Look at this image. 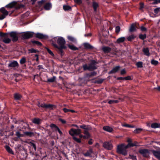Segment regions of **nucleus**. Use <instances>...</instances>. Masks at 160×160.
<instances>
[{
    "label": "nucleus",
    "instance_id": "nucleus-35",
    "mask_svg": "<svg viewBox=\"0 0 160 160\" xmlns=\"http://www.w3.org/2000/svg\"><path fill=\"white\" fill-rule=\"evenodd\" d=\"M142 62H138L136 63V65L137 67L138 68H142L143 67Z\"/></svg>",
    "mask_w": 160,
    "mask_h": 160
},
{
    "label": "nucleus",
    "instance_id": "nucleus-27",
    "mask_svg": "<svg viewBox=\"0 0 160 160\" xmlns=\"http://www.w3.org/2000/svg\"><path fill=\"white\" fill-rule=\"evenodd\" d=\"M36 37L42 39L45 38V36L43 34L39 33H37L36 34Z\"/></svg>",
    "mask_w": 160,
    "mask_h": 160
},
{
    "label": "nucleus",
    "instance_id": "nucleus-12",
    "mask_svg": "<svg viewBox=\"0 0 160 160\" xmlns=\"http://www.w3.org/2000/svg\"><path fill=\"white\" fill-rule=\"evenodd\" d=\"M9 67H16L18 66V62L15 61H13L11 62L8 65Z\"/></svg>",
    "mask_w": 160,
    "mask_h": 160
},
{
    "label": "nucleus",
    "instance_id": "nucleus-4",
    "mask_svg": "<svg viewBox=\"0 0 160 160\" xmlns=\"http://www.w3.org/2000/svg\"><path fill=\"white\" fill-rule=\"evenodd\" d=\"M56 39H57V42L60 45L59 47H65V41L64 39L62 37H56Z\"/></svg>",
    "mask_w": 160,
    "mask_h": 160
},
{
    "label": "nucleus",
    "instance_id": "nucleus-24",
    "mask_svg": "<svg viewBox=\"0 0 160 160\" xmlns=\"http://www.w3.org/2000/svg\"><path fill=\"white\" fill-rule=\"evenodd\" d=\"M88 130H84V134L85 135L84 137V138H88L90 137V135L88 132Z\"/></svg>",
    "mask_w": 160,
    "mask_h": 160
},
{
    "label": "nucleus",
    "instance_id": "nucleus-6",
    "mask_svg": "<svg viewBox=\"0 0 160 160\" xmlns=\"http://www.w3.org/2000/svg\"><path fill=\"white\" fill-rule=\"evenodd\" d=\"M140 153L144 157H148L149 155V150L147 149H141L139 151Z\"/></svg>",
    "mask_w": 160,
    "mask_h": 160
},
{
    "label": "nucleus",
    "instance_id": "nucleus-26",
    "mask_svg": "<svg viewBox=\"0 0 160 160\" xmlns=\"http://www.w3.org/2000/svg\"><path fill=\"white\" fill-rule=\"evenodd\" d=\"M5 148L7 151L9 153L12 154H13V152L10 147L8 146H6Z\"/></svg>",
    "mask_w": 160,
    "mask_h": 160
},
{
    "label": "nucleus",
    "instance_id": "nucleus-1",
    "mask_svg": "<svg viewBox=\"0 0 160 160\" xmlns=\"http://www.w3.org/2000/svg\"><path fill=\"white\" fill-rule=\"evenodd\" d=\"M128 148L126 145L122 144L118 146L117 152L119 153L126 155L127 154V151L126 149Z\"/></svg>",
    "mask_w": 160,
    "mask_h": 160
},
{
    "label": "nucleus",
    "instance_id": "nucleus-29",
    "mask_svg": "<svg viewBox=\"0 0 160 160\" xmlns=\"http://www.w3.org/2000/svg\"><path fill=\"white\" fill-rule=\"evenodd\" d=\"M4 38L3 40V41L5 43H9L11 41V40L10 39L8 38V37H4Z\"/></svg>",
    "mask_w": 160,
    "mask_h": 160
},
{
    "label": "nucleus",
    "instance_id": "nucleus-21",
    "mask_svg": "<svg viewBox=\"0 0 160 160\" xmlns=\"http://www.w3.org/2000/svg\"><path fill=\"white\" fill-rule=\"evenodd\" d=\"M151 127L153 128H160V124L157 123H153L151 125Z\"/></svg>",
    "mask_w": 160,
    "mask_h": 160
},
{
    "label": "nucleus",
    "instance_id": "nucleus-63",
    "mask_svg": "<svg viewBox=\"0 0 160 160\" xmlns=\"http://www.w3.org/2000/svg\"><path fill=\"white\" fill-rule=\"evenodd\" d=\"M141 30L142 31H144L146 30V28L143 26H142L141 27Z\"/></svg>",
    "mask_w": 160,
    "mask_h": 160
},
{
    "label": "nucleus",
    "instance_id": "nucleus-42",
    "mask_svg": "<svg viewBox=\"0 0 160 160\" xmlns=\"http://www.w3.org/2000/svg\"><path fill=\"white\" fill-rule=\"evenodd\" d=\"M142 131V129L141 128H137L133 132L134 133H140Z\"/></svg>",
    "mask_w": 160,
    "mask_h": 160
},
{
    "label": "nucleus",
    "instance_id": "nucleus-54",
    "mask_svg": "<svg viewBox=\"0 0 160 160\" xmlns=\"http://www.w3.org/2000/svg\"><path fill=\"white\" fill-rule=\"evenodd\" d=\"M73 139L78 142L80 143L81 142V140L80 139L78 138L75 137H73Z\"/></svg>",
    "mask_w": 160,
    "mask_h": 160
},
{
    "label": "nucleus",
    "instance_id": "nucleus-40",
    "mask_svg": "<svg viewBox=\"0 0 160 160\" xmlns=\"http://www.w3.org/2000/svg\"><path fill=\"white\" fill-rule=\"evenodd\" d=\"M0 36L3 38L8 37V33H4L2 32H0Z\"/></svg>",
    "mask_w": 160,
    "mask_h": 160
},
{
    "label": "nucleus",
    "instance_id": "nucleus-46",
    "mask_svg": "<svg viewBox=\"0 0 160 160\" xmlns=\"http://www.w3.org/2000/svg\"><path fill=\"white\" fill-rule=\"evenodd\" d=\"M68 46L69 48L72 50H76L78 49V48L74 45H68Z\"/></svg>",
    "mask_w": 160,
    "mask_h": 160
},
{
    "label": "nucleus",
    "instance_id": "nucleus-49",
    "mask_svg": "<svg viewBox=\"0 0 160 160\" xmlns=\"http://www.w3.org/2000/svg\"><path fill=\"white\" fill-rule=\"evenodd\" d=\"M151 63L152 64L156 65L158 63V62L157 61L152 60L151 61Z\"/></svg>",
    "mask_w": 160,
    "mask_h": 160
},
{
    "label": "nucleus",
    "instance_id": "nucleus-58",
    "mask_svg": "<svg viewBox=\"0 0 160 160\" xmlns=\"http://www.w3.org/2000/svg\"><path fill=\"white\" fill-rule=\"evenodd\" d=\"M6 15L2 14L0 17V20H2L4 19L6 17Z\"/></svg>",
    "mask_w": 160,
    "mask_h": 160
},
{
    "label": "nucleus",
    "instance_id": "nucleus-43",
    "mask_svg": "<svg viewBox=\"0 0 160 160\" xmlns=\"http://www.w3.org/2000/svg\"><path fill=\"white\" fill-rule=\"evenodd\" d=\"M63 8L65 11L69 10L71 9V7L69 6L64 5L63 6Z\"/></svg>",
    "mask_w": 160,
    "mask_h": 160
},
{
    "label": "nucleus",
    "instance_id": "nucleus-59",
    "mask_svg": "<svg viewBox=\"0 0 160 160\" xmlns=\"http://www.w3.org/2000/svg\"><path fill=\"white\" fill-rule=\"evenodd\" d=\"M121 75L124 74L126 73V71L125 69H123L121 71Z\"/></svg>",
    "mask_w": 160,
    "mask_h": 160
},
{
    "label": "nucleus",
    "instance_id": "nucleus-30",
    "mask_svg": "<svg viewBox=\"0 0 160 160\" xmlns=\"http://www.w3.org/2000/svg\"><path fill=\"white\" fill-rule=\"evenodd\" d=\"M136 30V29L135 27V25L132 24L130 28L129 29V31L130 32H132Z\"/></svg>",
    "mask_w": 160,
    "mask_h": 160
},
{
    "label": "nucleus",
    "instance_id": "nucleus-2",
    "mask_svg": "<svg viewBox=\"0 0 160 160\" xmlns=\"http://www.w3.org/2000/svg\"><path fill=\"white\" fill-rule=\"evenodd\" d=\"M81 132V130L80 129H74L72 128L69 131V134L72 135L73 136L74 135H78L80 134Z\"/></svg>",
    "mask_w": 160,
    "mask_h": 160
},
{
    "label": "nucleus",
    "instance_id": "nucleus-64",
    "mask_svg": "<svg viewBox=\"0 0 160 160\" xmlns=\"http://www.w3.org/2000/svg\"><path fill=\"white\" fill-rule=\"evenodd\" d=\"M59 120L62 122V123L65 124L66 123V121L64 119H59Z\"/></svg>",
    "mask_w": 160,
    "mask_h": 160
},
{
    "label": "nucleus",
    "instance_id": "nucleus-17",
    "mask_svg": "<svg viewBox=\"0 0 160 160\" xmlns=\"http://www.w3.org/2000/svg\"><path fill=\"white\" fill-rule=\"evenodd\" d=\"M0 11L3 14H4L6 16H7L8 15V12L3 7L1 8L0 10Z\"/></svg>",
    "mask_w": 160,
    "mask_h": 160
},
{
    "label": "nucleus",
    "instance_id": "nucleus-47",
    "mask_svg": "<svg viewBox=\"0 0 160 160\" xmlns=\"http://www.w3.org/2000/svg\"><path fill=\"white\" fill-rule=\"evenodd\" d=\"M32 42L34 44H37L38 45H41L42 44L41 43L38 41H32Z\"/></svg>",
    "mask_w": 160,
    "mask_h": 160
},
{
    "label": "nucleus",
    "instance_id": "nucleus-14",
    "mask_svg": "<svg viewBox=\"0 0 160 160\" xmlns=\"http://www.w3.org/2000/svg\"><path fill=\"white\" fill-rule=\"evenodd\" d=\"M54 46L57 48L59 50L60 52L61 55H62L63 54V52L62 51V49L65 48V47H58L57 46V45H54Z\"/></svg>",
    "mask_w": 160,
    "mask_h": 160
},
{
    "label": "nucleus",
    "instance_id": "nucleus-56",
    "mask_svg": "<svg viewBox=\"0 0 160 160\" xmlns=\"http://www.w3.org/2000/svg\"><path fill=\"white\" fill-rule=\"evenodd\" d=\"M116 32L118 33L120 30V28L119 26H118L116 27L115 28Z\"/></svg>",
    "mask_w": 160,
    "mask_h": 160
},
{
    "label": "nucleus",
    "instance_id": "nucleus-61",
    "mask_svg": "<svg viewBox=\"0 0 160 160\" xmlns=\"http://www.w3.org/2000/svg\"><path fill=\"white\" fill-rule=\"evenodd\" d=\"M45 2V0H42L41 1H39L38 2V4L40 5H41V4Z\"/></svg>",
    "mask_w": 160,
    "mask_h": 160
},
{
    "label": "nucleus",
    "instance_id": "nucleus-13",
    "mask_svg": "<svg viewBox=\"0 0 160 160\" xmlns=\"http://www.w3.org/2000/svg\"><path fill=\"white\" fill-rule=\"evenodd\" d=\"M120 68L119 66H117L113 68L111 71L109 72V74H112L115 73L118 71Z\"/></svg>",
    "mask_w": 160,
    "mask_h": 160
},
{
    "label": "nucleus",
    "instance_id": "nucleus-23",
    "mask_svg": "<svg viewBox=\"0 0 160 160\" xmlns=\"http://www.w3.org/2000/svg\"><path fill=\"white\" fill-rule=\"evenodd\" d=\"M51 7L52 5L51 3H48L45 5L44 8L46 10H49L51 8Z\"/></svg>",
    "mask_w": 160,
    "mask_h": 160
},
{
    "label": "nucleus",
    "instance_id": "nucleus-55",
    "mask_svg": "<svg viewBox=\"0 0 160 160\" xmlns=\"http://www.w3.org/2000/svg\"><path fill=\"white\" fill-rule=\"evenodd\" d=\"M160 8H155L154 10V12L155 13L157 14L158 13V12L160 11Z\"/></svg>",
    "mask_w": 160,
    "mask_h": 160
},
{
    "label": "nucleus",
    "instance_id": "nucleus-8",
    "mask_svg": "<svg viewBox=\"0 0 160 160\" xmlns=\"http://www.w3.org/2000/svg\"><path fill=\"white\" fill-rule=\"evenodd\" d=\"M10 36L12 38V40L13 41H17L18 37L17 36L18 33L16 32H11L9 33Z\"/></svg>",
    "mask_w": 160,
    "mask_h": 160
},
{
    "label": "nucleus",
    "instance_id": "nucleus-52",
    "mask_svg": "<svg viewBox=\"0 0 160 160\" xmlns=\"http://www.w3.org/2000/svg\"><path fill=\"white\" fill-rule=\"evenodd\" d=\"M46 49L47 50V51L49 53V54L50 55H51L52 56H54V54L53 53L50 49H49L48 48H47Z\"/></svg>",
    "mask_w": 160,
    "mask_h": 160
},
{
    "label": "nucleus",
    "instance_id": "nucleus-53",
    "mask_svg": "<svg viewBox=\"0 0 160 160\" xmlns=\"http://www.w3.org/2000/svg\"><path fill=\"white\" fill-rule=\"evenodd\" d=\"M50 127L52 128H55L56 129L58 128V127L55 124H51L50 125Z\"/></svg>",
    "mask_w": 160,
    "mask_h": 160
},
{
    "label": "nucleus",
    "instance_id": "nucleus-36",
    "mask_svg": "<svg viewBox=\"0 0 160 160\" xmlns=\"http://www.w3.org/2000/svg\"><path fill=\"white\" fill-rule=\"evenodd\" d=\"M56 79V77L53 76V77L51 78H48L47 80V81L50 82H54Z\"/></svg>",
    "mask_w": 160,
    "mask_h": 160
},
{
    "label": "nucleus",
    "instance_id": "nucleus-20",
    "mask_svg": "<svg viewBox=\"0 0 160 160\" xmlns=\"http://www.w3.org/2000/svg\"><path fill=\"white\" fill-rule=\"evenodd\" d=\"M143 52L145 55L147 56L150 55V53L149 52V50L148 48H144L143 49Z\"/></svg>",
    "mask_w": 160,
    "mask_h": 160
},
{
    "label": "nucleus",
    "instance_id": "nucleus-16",
    "mask_svg": "<svg viewBox=\"0 0 160 160\" xmlns=\"http://www.w3.org/2000/svg\"><path fill=\"white\" fill-rule=\"evenodd\" d=\"M92 152V149H90L86 153H84L83 155L86 157L90 156Z\"/></svg>",
    "mask_w": 160,
    "mask_h": 160
},
{
    "label": "nucleus",
    "instance_id": "nucleus-60",
    "mask_svg": "<svg viewBox=\"0 0 160 160\" xmlns=\"http://www.w3.org/2000/svg\"><path fill=\"white\" fill-rule=\"evenodd\" d=\"M63 110L64 112L65 113L67 112H69V111H70V109H68L65 108H63Z\"/></svg>",
    "mask_w": 160,
    "mask_h": 160
},
{
    "label": "nucleus",
    "instance_id": "nucleus-19",
    "mask_svg": "<svg viewBox=\"0 0 160 160\" xmlns=\"http://www.w3.org/2000/svg\"><path fill=\"white\" fill-rule=\"evenodd\" d=\"M125 37H121L117 39L116 42L118 43L123 42L125 41Z\"/></svg>",
    "mask_w": 160,
    "mask_h": 160
},
{
    "label": "nucleus",
    "instance_id": "nucleus-25",
    "mask_svg": "<svg viewBox=\"0 0 160 160\" xmlns=\"http://www.w3.org/2000/svg\"><path fill=\"white\" fill-rule=\"evenodd\" d=\"M38 52V51L36 49H35L33 48H32L28 50V53H37Z\"/></svg>",
    "mask_w": 160,
    "mask_h": 160
},
{
    "label": "nucleus",
    "instance_id": "nucleus-41",
    "mask_svg": "<svg viewBox=\"0 0 160 160\" xmlns=\"http://www.w3.org/2000/svg\"><path fill=\"white\" fill-rule=\"evenodd\" d=\"M118 102V100H110L108 102V103L110 104H113V103H117Z\"/></svg>",
    "mask_w": 160,
    "mask_h": 160
},
{
    "label": "nucleus",
    "instance_id": "nucleus-45",
    "mask_svg": "<svg viewBox=\"0 0 160 160\" xmlns=\"http://www.w3.org/2000/svg\"><path fill=\"white\" fill-rule=\"evenodd\" d=\"M26 61V58L25 57H23L20 60V62L21 64H23Z\"/></svg>",
    "mask_w": 160,
    "mask_h": 160
},
{
    "label": "nucleus",
    "instance_id": "nucleus-11",
    "mask_svg": "<svg viewBox=\"0 0 160 160\" xmlns=\"http://www.w3.org/2000/svg\"><path fill=\"white\" fill-rule=\"evenodd\" d=\"M103 129L104 131L109 132H112L113 130V128L112 127L108 126L103 127Z\"/></svg>",
    "mask_w": 160,
    "mask_h": 160
},
{
    "label": "nucleus",
    "instance_id": "nucleus-31",
    "mask_svg": "<svg viewBox=\"0 0 160 160\" xmlns=\"http://www.w3.org/2000/svg\"><path fill=\"white\" fill-rule=\"evenodd\" d=\"M84 47L87 49H91L92 48V47L88 43H85L84 44Z\"/></svg>",
    "mask_w": 160,
    "mask_h": 160
},
{
    "label": "nucleus",
    "instance_id": "nucleus-28",
    "mask_svg": "<svg viewBox=\"0 0 160 160\" xmlns=\"http://www.w3.org/2000/svg\"><path fill=\"white\" fill-rule=\"evenodd\" d=\"M15 4L16 3L15 2H12L6 5L5 6V7L7 8H11L14 7L15 6Z\"/></svg>",
    "mask_w": 160,
    "mask_h": 160
},
{
    "label": "nucleus",
    "instance_id": "nucleus-7",
    "mask_svg": "<svg viewBox=\"0 0 160 160\" xmlns=\"http://www.w3.org/2000/svg\"><path fill=\"white\" fill-rule=\"evenodd\" d=\"M38 105L39 107H41L46 108L52 109L53 107V105L52 104H46L44 103L40 104L39 102L38 103Z\"/></svg>",
    "mask_w": 160,
    "mask_h": 160
},
{
    "label": "nucleus",
    "instance_id": "nucleus-3",
    "mask_svg": "<svg viewBox=\"0 0 160 160\" xmlns=\"http://www.w3.org/2000/svg\"><path fill=\"white\" fill-rule=\"evenodd\" d=\"M34 33L32 32H27L22 35V38L24 39H27L32 37Z\"/></svg>",
    "mask_w": 160,
    "mask_h": 160
},
{
    "label": "nucleus",
    "instance_id": "nucleus-22",
    "mask_svg": "<svg viewBox=\"0 0 160 160\" xmlns=\"http://www.w3.org/2000/svg\"><path fill=\"white\" fill-rule=\"evenodd\" d=\"M24 134L26 136L32 137L34 135V133L32 132H24Z\"/></svg>",
    "mask_w": 160,
    "mask_h": 160
},
{
    "label": "nucleus",
    "instance_id": "nucleus-9",
    "mask_svg": "<svg viewBox=\"0 0 160 160\" xmlns=\"http://www.w3.org/2000/svg\"><path fill=\"white\" fill-rule=\"evenodd\" d=\"M95 62L94 61H93L89 65V70H94L97 68L95 65Z\"/></svg>",
    "mask_w": 160,
    "mask_h": 160
},
{
    "label": "nucleus",
    "instance_id": "nucleus-50",
    "mask_svg": "<svg viewBox=\"0 0 160 160\" xmlns=\"http://www.w3.org/2000/svg\"><path fill=\"white\" fill-rule=\"evenodd\" d=\"M139 37L141 39L143 40L146 38V34H140L139 36Z\"/></svg>",
    "mask_w": 160,
    "mask_h": 160
},
{
    "label": "nucleus",
    "instance_id": "nucleus-51",
    "mask_svg": "<svg viewBox=\"0 0 160 160\" xmlns=\"http://www.w3.org/2000/svg\"><path fill=\"white\" fill-rule=\"evenodd\" d=\"M83 67L84 70H89V66H88V65L87 64L84 65L83 66Z\"/></svg>",
    "mask_w": 160,
    "mask_h": 160
},
{
    "label": "nucleus",
    "instance_id": "nucleus-37",
    "mask_svg": "<svg viewBox=\"0 0 160 160\" xmlns=\"http://www.w3.org/2000/svg\"><path fill=\"white\" fill-rule=\"evenodd\" d=\"M135 37V36L134 35H132L128 36L127 38V39L129 41H131L132 40L134 39Z\"/></svg>",
    "mask_w": 160,
    "mask_h": 160
},
{
    "label": "nucleus",
    "instance_id": "nucleus-39",
    "mask_svg": "<svg viewBox=\"0 0 160 160\" xmlns=\"http://www.w3.org/2000/svg\"><path fill=\"white\" fill-rule=\"evenodd\" d=\"M93 7L95 11H96L97 7H98V4L96 2L93 3Z\"/></svg>",
    "mask_w": 160,
    "mask_h": 160
},
{
    "label": "nucleus",
    "instance_id": "nucleus-34",
    "mask_svg": "<svg viewBox=\"0 0 160 160\" xmlns=\"http://www.w3.org/2000/svg\"><path fill=\"white\" fill-rule=\"evenodd\" d=\"M14 97L15 99L18 100L20 99L21 96L19 94L17 93L15 94Z\"/></svg>",
    "mask_w": 160,
    "mask_h": 160
},
{
    "label": "nucleus",
    "instance_id": "nucleus-15",
    "mask_svg": "<svg viewBox=\"0 0 160 160\" xmlns=\"http://www.w3.org/2000/svg\"><path fill=\"white\" fill-rule=\"evenodd\" d=\"M32 122L35 124H39L41 123V120L39 118H35L32 120Z\"/></svg>",
    "mask_w": 160,
    "mask_h": 160
},
{
    "label": "nucleus",
    "instance_id": "nucleus-33",
    "mask_svg": "<svg viewBox=\"0 0 160 160\" xmlns=\"http://www.w3.org/2000/svg\"><path fill=\"white\" fill-rule=\"evenodd\" d=\"M80 127L84 129V130H90L91 129V127H88L86 125H81L80 126Z\"/></svg>",
    "mask_w": 160,
    "mask_h": 160
},
{
    "label": "nucleus",
    "instance_id": "nucleus-5",
    "mask_svg": "<svg viewBox=\"0 0 160 160\" xmlns=\"http://www.w3.org/2000/svg\"><path fill=\"white\" fill-rule=\"evenodd\" d=\"M103 147L108 150H111L113 147V146L110 141H107L103 143Z\"/></svg>",
    "mask_w": 160,
    "mask_h": 160
},
{
    "label": "nucleus",
    "instance_id": "nucleus-44",
    "mask_svg": "<svg viewBox=\"0 0 160 160\" xmlns=\"http://www.w3.org/2000/svg\"><path fill=\"white\" fill-rule=\"evenodd\" d=\"M122 126L123 127H128V128H133L134 127V126H131V125H130L129 124H122Z\"/></svg>",
    "mask_w": 160,
    "mask_h": 160
},
{
    "label": "nucleus",
    "instance_id": "nucleus-48",
    "mask_svg": "<svg viewBox=\"0 0 160 160\" xmlns=\"http://www.w3.org/2000/svg\"><path fill=\"white\" fill-rule=\"evenodd\" d=\"M129 158L132 159V160H137L136 157L132 155H129Z\"/></svg>",
    "mask_w": 160,
    "mask_h": 160
},
{
    "label": "nucleus",
    "instance_id": "nucleus-38",
    "mask_svg": "<svg viewBox=\"0 0 160 160\" xmlns=\"http://www.w3.org/2000/svg\"><path fill=\"white\" fill-rule=\"evenodd\" d=\"M136 143H137L136 142H135L134 143H132V142L129 143H128V145H126L127 146V147L128 148L130 147H133L134 146H137Z\"/></svg>",
    "mask_w": 160,
    "mask_h": 160
},
{
    "label": "nucleus",
    "instance_id": "nucleus-62",
    "mask_svg": "<svg viewBox=\"0 0 160 160\" xmlns=\"http://www.w3.org/2000/svg\"><path fill=\"white\" fill-rule=\"evenodd\" d=\"M74 1L75 2L78 4H80L82 3L81 0H74Z\"/></svg>",
    "mask_w": 160,
    "mask_h": 160
},
{
    "label": "nucleus",
    "instance_id": "nucleus-32",
    "mask_svg": "<svg viewBox=\"0 0 160 160\" xmlns=\"http://www.w3.org/2000/svg\"><path fill=\"white\" fill-rule=\"evenodd\" d=\"M68 38L69 40L72 42H75L76 41V40L75 38L73 37L72 36H68Z\"/></svg>",
    "mask_w": 160,
    "mask_h": 160
},
{
    "label": "nucleus",
    "instance_id": "nucleus-10",
    "mask_svg": "<svg viewBox=\"0 0 160 160\" xmlns=\"http://www.w3.org/2000/svg\"><path fill=\"white\" fill-rule=\"evenodd\" d=\"M152 152L155 157L160 160V151H156L153 150L152 151Z\"/></svg>",
    "mask_w": 160,
    "mask_h": 160
},
{
    "label": "nucleus",
    "instance_id": "nucleus-57",
    "mask_svg": "<svg viewBox=\"0 0 160 160\" xmlns=\"http://www.w3.org/2000/svg\"><path fill=\"white\" fill-rule=\"evenodd\" d=\"M160 3V0H154L153 3L154 4H157Z\"/></svg>",
    "mask_w": 160,
    "mask_h": 160
},
{
    "label": "nucleus",
    "instance_id": "nucleus-18",
    "mask_svg": "<svg viewBox=\"0 0 160 160\" xmlns=\"http://www.w3.org/2000/svg\"><path fill=\"white\" fill-rule=\"evenodd\" d=\"M102 49L105 53H108L111 51V48L107 47H103Z\"/></svg>",
    "mask_w": 160,
    "mask_h": 160
}]
</instances>
